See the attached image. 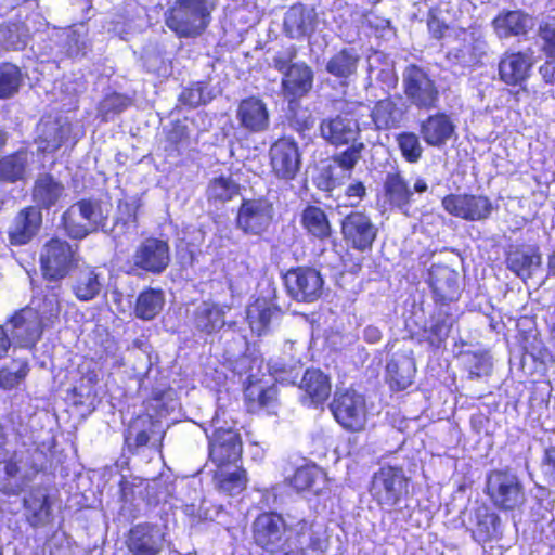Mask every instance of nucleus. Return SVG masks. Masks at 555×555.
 <instances>
[{
	"mask_svg": "<svg viewBox=\"0 0 555 555\" xmlns=\"http://www.w3.org/2000/svg\"><path fill=\"white\" fill-rule=\"evenodd\" d=\"M22 82V74L17 66L5 63L0 65V98L15 94Z\"/></svg>",
	"mask_w": 555,
	"mask_h": 555,
	"instance_id": "8fccbe9b",
	"label": "nucleus"
},
{
	"mask_svg": "<svg viewBox=\"0 0 555 555\" xmlns=\"http://www.w3.org/2000/svg\"><path fill=\"white\" fill-rule=\"evenodd\" d=\"M415 372L416 366L411 348L402 346L391 353L386 366V375L391 388L406 389L413 383Z\"/></svg>",
	"mask_w": 555,
	"mask_h": 555,
	"instance_id": "f3484780",
	"label": "nucleus"
},
{
	"mask_svg": "<svg viewBox=\"0 0 555 555\" xmlns=\"http://www.w3.org/2000/svg\"><path fill=\"white\" fill-rule=\"evenodd\" d=\"M532 66V56L527 53H505L499 63L500 79L508 86H522Z\"/></svg>",
	"mask_w": 555,
	"mask_h": 555,
	"instance_id": "6ab92c4d",
	"label": "nucleus"
},
{
	"mask_svg": "<svg viewBox=\"0 0 555 555\" xmlns=\"http://www.w3.org/2000/svg\"><path fill=\"white\" fill-rule=\"evenodd\" d=\"M64 193V186L51 175L39 176L33 189L34 202L42 208L55 205Z\"/></svg>",
	"mask_w": 555,
	"mask_h": 555,
	"instance_id": "473e14b6",
	"label": "nucleus"
},
{
	"mask_svg": "<svg viewBox=\"0 0 555 555\" xmlns=\"http://www.w3.org/2000/svg\"><path fill=\"white\" fill-rule=\"evenodd\" d=\"M345 194L349 199V204L356 206L365 196L366 189L362 182H353L347 186Z\"/></svg>",
	"mask_w": 555,
	"mask_h": 555,
	"instance_id": "69168bd1",
	"label": "nucleus"
},
{
	"mask_svg": "<svg viewBox=\"0 0 555 555\" xmlns=\"http://www.w3.org/2000/svg\"><path fill=\"white\" fill-rule=\"evenodd\" d=\"M29 366L26 361H15L10 366L0 371V387L12 389L17 386L28 374Z\"/></svg>",
	"mask_w": 555,
	"mask_h": 555,
	"instance_id": "864d4df0",
	"label": "nucleus"
},
{
	"mask_svg": "<svg viewBox=\"0 0 555 555\" xmlns=\"http://www.w3.org/2000/svg\"><path fill=\"white\" fill-rule=\"evenodd\" d=\"M9 323L12 339L21 348H31L41 336V315L33 307H25L15 312Z\"/></svg>",
	"mask_w": 555,
	"mask_h": 555,
	"instance_id": "f8f14e48",
	"label": "nucleus"
},
{
	"mask_svg": "<svg viewBox=\"0 0 555 555\" xmlns=\"http://www.w3.org/2000/svg\"><path fill=\"white\" fill-rule=\"evenodd\" d=\"M363 149V143H353L346 151L337 154L334 157V163L337 164L341 169L348 171V177H350L351 170L361 158Z\"/></svg>",
	"mask_w": 555,
	"mask_h": 555,
	"instance_id": "13d9d810",
	"label": "nucleus"
},
{
	"mask_svg": "<svg viewBox=\"0 0 555 555\" xmlns=\"http://www.w3.org/2000/svg\"><path fill=\"white\" fill-rule=\"evenodd\" d=\"M70 133V124L63 119H42L38 125V149L43 153L56 151Z\"/></svg>",
	"mask_w": 555,
	"mask_h": 555,
	"instance_id": "a878e982",
	"label": "nucleus"
},
{
	"mask_svg": "<svg viewBox=\"0 0 555 555\" xmlns=\"http://www.w3.org/2000/svg\"><path fill=\"white\" fill-rule=\"evenodd\" d=\"M245 396L249 401L258 403L259 408L271 409L276 399L275 387L262 388L260 385L250 383L246 390Z\"/></svg>",
	"mask_w": 555,
	"mask_h": 555,
	"instance_id": "6e6d98bb",
	"label": "nucleus"
},
{
	"mask_svg": "<svg viewBox=\"0 0 555 555\" xmlns=\"http://www.w3.org/2000/svg\"><path fill=\"white\" fill-rule=\"evenodd\" d=\"M360 56L354 49H341L326 63V72L338 79H348L356 75Z\"/></svg>",
	"mask_w": 555,
	"mask_h": 555,
	"instance_id": "72a5a7b5",
	"label": "nucleus"
},
{
	"mask_svg": "<svg viewBox=\"0 0 555 555\" xmlns=\"http://www.w3.org/2000/svg\"><path fill=\"white\" fill-rule=\"evenodd\" d=\"M21 456L15 452L13 457L3 461V468L0 470V491L8 494H16L23 488V481L18 476Z\"/></svg>",
	"mask_w": 555,
	"mask_h": 555,
	"instance_id": "49530a36",
	"label": "nucleus"
},
{
	"mask_svg": "<svg viewBox=\"0 0 555 555\" xmlns=\"http://www.w3.org/2000/svg\"><path fill=\"white\" fill-rule=\"evenodd\" d=\"M405 94L420 108H433L438 100V91L431 79L420 67L409 66L403 75Z\"/></svg>",
	"mask_w": 555,
	"mask_h": 555,
	"instance_id": "9d476101",
	"label": "nucleus"
},
{
	"mask_svg": "<svg viewBox=\"0 0 555 555\" xmlns=\"http://www.w3.org/2000/svg\"><path fill=\"white\" fill-rule=\"evenodd\" d=\"M325 475L323 470L315 465H306L297 468L289 479L291 486L297 491L311 490L319 492L320 485L324 483Z\"/></svg>",
	"mask_w": 555,
	"mask_h": 555,
	"instance_id": "37998d69",
	"label": "nucleus"
},
{
	"mask_svg": "<svg viewBox=\"0 0 555 555\" xmlns=\"http://www.w3.org/2000/svg\"><path fill=\"white\" fill-rule=\"evenodd\" d=\"M270 164L273 173L283 180H293L300 168V154L297 143L282 138L270 147Z\"/></svg>",
	"mask_w": 555,
	"mask_h": 555,
	"instance_id": "ddd939ff",
	"label": "nucleus"
},
{
	"mask_svg": "<svg viewBox=\"0 0 555 555\" xmlns=\"http://www.w3.org/2000/svg\"><path fill=\"white\" fill-rule=\"evenodd\" d=\"M41 222L42 216L38 207L29 206L22 209L9 229L10 243L12 245L27 244L37 234Z\"/></svg>",
	"mask_w": 555,
	"mask_h": 555,
	"instance_id": "aec40b11",
	"label": "nucleus"
},
{
	"mask_svg": "<svg viewBox=\"0 0 555 555\" xmlns=\"http://www.w3.org/2000/svg\"><path fill=\"white\" fill-rule=\"evenodd\" d=\"M301 223L307 232L319 240L331 236L332 229L325 212L317 206H308L301 214Z\"/></svg>",
	"mask_w": 555,
	"mask_h": 555,
	"instance_id": "a19ab883",
	"label": "nucleus"
},
{
	"mask_svg": "<svg viewBox=\"0 0 555 555\" xmlns=\"http://www.w3.org/2000/svg\"><path fill=\"white\" fill-rule=\"evenodd\" d=\"M487 494L501 509H514L525 501V493L517 476L505 470H493L488 475Z\"/></svg>",
	"mask_w": 555,
	"mask_h": 555,
	"instance_id": "423d86ee",
	"label": "nucleus"
},
{
	"mask_svg": "<svg viewBox=\"0 0 555 555\" xmlns=\"http://www.w3.org/2000/svg\"><path fill=\"white\" fill-rule=\"evenodd\" d=\"M296 56L295 49H287L286 51L278 53L273 59V65L279 72H286L289 67L288 64Z\"/></svg>",
	"mask_w": 555,
	"mask_h": 555,
	"instance_id": "338daca9",
	"label": "nucleus"
},
{
	"mask_svg": "<svg viewBox=\"0 0 555 555\" xmlns=\"http://www.w3.org/2000/svg\"><path fill=\"white\" fill-rule=\"evenodd\" d=\"M493 27L500 38L520 36L532 29L533 20L521 11H508L493 20Z\"/></svg>",
	"mask_w": 555,
	"mask_h": 555,
	"instance_id": "c85d7f7f",
	"label": "nucleus"
},
{
	"mask_svg": "<svg viewBox=\"0 0 555 555\" xmlns=\"http://www.w3.org/2000/svg\"><path fill=\"white\" fill-rule=\"evenodd\" d=\"M221 415H224V412L217 411L212 418L214 433L209 442V456L217 467L236 466L242 455L240 435L231 427L220 426Z\"/></svg>",
	"mask_w": 555,
	"mask_h": 555,
	"instance_id": "39448f33",
	"label": "nucleus"
},
{
	"mask_svg": "<svg viewBox=\"0 0 555 555\" xmlns=\"http://www.w3.org/2000/svg\"><path fill=\"white\" fill-rule=\"evenodd\" d=\"M313 72L305 63L289 65L284 73L282 88L289 101L305 96L312 88Z\"/></svg>",
	"mask_w": 555,
	"mask_h": 555,
	"instance_id": "393cba45",
	"label": "nucleus"
},
{
	"mask_svg": "<svg viewBox=\"0 0 555 555\" xmlns=\"http://www.w3.org/2000/svg\"><path fill=\"white\" fill-rule=\"evenodd\" d=\"M386 199L400 210L406 212L412 193L399 173H388L384 183Z\"/></svg>",
	"mask_w": 555,
	"mask_h": 555,
	"instance_id": "58836bf2",
	"label": "nucleus"
},
{
	"mask_svg": "<svg viewBox=\"0 0 555 555\" xmlns=\"http://www.w3.org/2000/svg\"><path fill=\"white\" fill-rule=\"evenodd\" d=\"M331 411L341 427L350 431L365 429L369 411L364 397L352 389L337 391L331 403Z\"/></svg>",
	"mask_w": 555,
	"mask_h": 555,
	"instance_id": "20e7f679",
	"label": "nucleus"
},
{
	"mask_svg": "<svg viewBox=\"0 0 555 555\" xmlns=\"http://www.w3.org/2000/svg\"><path fill=\"white\" fill-rule=\"evenodd\" d=\"M540 74L546 83H555V62L547 61L540 67Z\"/></svg>",
	"mask_w": 555,
	"mask_h": 555,
	"instance_id": "774afa93",
	"label": "nucleus"
},
{
	"mask_svg": "<svg viewBox=\"0 0 555 555\" xmlns=\"http://www.w3.org/2000/svg\"><path fill=\"white\" fill-rule=\"evenodd\" d=\"M137 207L133 204L125 203L119 205V211H126L128 214L127 219H118L116 222L113 232L115 235H118L125 228L126 232H135L137 229V217H135Z\"/></svg>",
	"mask_w": 555,
	"mask_h": 555,
	"instance_id": "680f3d73",
	"label": "nucleus"
},
{
	"mask_svg": "<svg viewBox=\"0 0 555 555\" xmlns=\"http://www.w3.org/2000/svg\"><path fill=\"white\" fill-rule=\"evenodd\" d=\"M214 480L220 491L230 495L240 493L246 485L245 472L237 465L217 467Z\"/></svg>",
	"mask_w": 555,
	"mask_h": 555,
	"instance_id": "e433bc0d",
	"label": "nucleus"
},
{
	"mask_svg": "<svg viewBox=\"0 0 555 555\" xmlns=\"http://www.w3.org/2000/svg\"><path fill=\"white\" fill-rule=\"evenodd\" d=\"M224 307L211 302H202L195 311L196 326L206 333H212L224 325Z\"/></svg>",
	"mask_w": 555,
	"mask_h": 555,
	"instance_id": "ea45409f",
	"label": "nucleus"
},
{
	"mask_svg": "<svg viewBox=\"0 0 555 555\" xmlns=\"http://www.w3.org/2000/svg\"><path fill=\"white\" fill-rule=\"evenodd\" d=\"M542 263L538 247L528 246L511 250L506 258L507 268L524 282L532 278Z\"/></svg>",
	"mask_w": 555,
	"mask_h": 555,
	"instance_id": "bb28decb",
	"label": "nucleus"
},
{
	"mask_svg": "<svg viewBox=\"0 0 555 555\" xmlns=\"http://www.w3.org/2000/svg\"><path fill=\"white\" fill-rule=\"evenodd\" d=\"M428 283L434 296L441 302L455 300L459 296L457 272L443 264H433Z\"/></svg>",
	"mask_w": 555,
	"mask_h": 555,
	"instance_id": "5701e85b",
	"label": "nucleus"
},
{
	"mask_svg": "<svg viewBox=\"0 0 555 555\" xmlns=\"http://www.w3.org/2000/svg\"><path fill=\"white\" fill-rule=\"evenodd\" d=\"M236 117L240 125L250 132H262L269 127V111L266 103L256 96L241 101Z\"/></svg>",
	"mask_w": 555,
	"mask_h": 555,
	"instance_id": "4be33fe9",
	"label": "nucleus"
},
{
	"mask_svg": "<svg viewBox=\"0 0 555 555\" xmlns=\"http://www.w3.org/2000/svg\"><path fill=\"white\" fill-rule=\"evenodd\" d=\"M170 261L168 244L157 238H146L133 255L134 266L153 273L163 272Z\"/></svg>",
	"mask_w": 555,
	"mask_h": 555,
	"instance_id": "a211bd4d",
	"label": "nucleus"
},
{
	"mask_svg": "<svg viewBox=\"0 0 555 555\" xmlns=\"http://www.w3.org/2000/svg\"><path fill=\"white\" fill-rule=\"evenodd\" d=\"M215 0H178L169 12L166 24L180 37L199 35L209 24Z\"/></svg>",
	"mask_w": 555,
	"mask_h": 555,
	"instance_id": "f257e3e1",
	"label": "nucleus"
},
{
	"mask_svg": "<svg viewBox=\"0 0 555 555\" xmlns=\"http://www.w3.org/2000/svg\"><path fill=\"white\" fill-rule=\"evenodd\" d=\"M540 37L543 40V51L550 57H555V24L545 23L540 26Z\"/></svg>",
	"mask_w": 555,
	"mask_h": 555,
	"instance_id": "0e129e2a",
	"label": "nucleus"
},
{
	"mask_svg": "<svg viewBox=\"0 0 555 555\" xmlns=\"http://www.w3.org/2000/svg\"><path fill=\"white\" fill-rule=\"evenodd\" d=\"M273 218L272 205L266 199L244 201L237 214V227L249 234H260Z\"/></svg>",
	"mask_w": 555,
	"mask_h": 555,
	"instance_id": "dca6fc26",
	"label": "nucleus"
},
{
	"mask_svg": "<svg viewBox=\"0 0 555 555\" xmlns=\"http://www.w3.org/2000/svg\"><path fill=\"white\" fill-rule=\"evenodd\" d=\"M322 138L334 145L348 144L354 141L360 129L357 120L348 114L325 119L320 125Z\"/></svg>",
	"mask_w": 555,
	"mask_h": 555,
	"instance_id": "b1692460",
	"label": "nucleus"
},
{
	"mask_svg": "<svg viewBox=\"0 0 555 555\" xmlns=\"http://www.w3.org/2000/svg\"><path fill=\"white\" fill-rule=\"evenodd\" d=\"M367 72L370 76L377 72L376 79L383 82L387 89L397 86L398 77L395 74L393 65L382 52L374 51L367 56Z\"/></svg>",
	"mask_w": 555,
	"mask_h": 555,
	"instance_id": "c03bdc74",
	"label": "nucleus"
},
{
	"mask_svg": "<svg viewBox=\"0 0 555 555\" xmlns=\"http://www.w3.org/2000/svg\"><path fill=\"white\" fill-rule=\"evenodd\" d=\"M442 206L450 215L468 221L485 220L493 210L488 197L469 194L448 195L442 199Z\"/></svg>",
	"mask_w": 555,
	"mask_h": 555,
	"instance_id": "1a4fd4ad",
	"label": "nucleus"
},
{
	"mask_svg": "<svg viewBox=\"0 0 555 555\" xmlns=\"http://www.w3.org/2000/svg\"><path fill=\"white\" fill-rule=\"evenodd\" d=\"M238 191V184L231 177L220 176L208 184L207 196L215 204H223L236 196Z\"/></svg>",
	"mask_w": 555,
	"mask_h": 555,
	"instance_id": "de8ad7c7",
	"label": "nucleus"
},
{
	"mask_svg": "<svg viewBox=\"0 0 555 555\" xmlns=\"http://www.w3.org/2000/svg\"><path fill=\"white\" fill-rule=\"evenodd\" d=\"M75 262V250L66 241L51 238L41 249V270L43 275L50 280L65 278Z\"/></svg>",
	"mask_w": 555,
	"mask_h": 555,
	"instance_id": "0eeeda50",
	"label": "nucleus"
},
{
	"mask_svg": "<svg viewBox=\"0 0 555 555\" xmlns=\"http://www.w3.org/2000/svg\"><path fill=\"white\" fill-rule=\"evenodd\" d=\"M103 287V278L95 268L86 267L76 275L73 292L77 299L89 301L95 298Z\"/></svg>",
	"mask_w": 555,
	"mask_h": 555,
	"instance_id": "2f4dec72",
	"label": "nucleus"
},
{
	"mask_svg": "<svg viewBox=\"0 0 555 555\" xmlns=\"http://www.w3.org/2000/svg\"><path fill=\"white\" fill-rule=\"evenodd\" d=\"M26 516L31 526L44 524L50 516L48 494L43 489L33 490L25 499Z\"/></svg>",
	"mask_w": 555,
	"mask_h": 555,
	"instance_id": "4c0bfd02",
	"label": "nucleus"
},
{
	"mask_svg": "<svg viewBox=\"0 0 555 555\" xmlns=\"http://www.w3.org/2000/svg\"><path fill=\"white\" fill-rule=\"evenodd\" d=\"M284 282L289 296L302 302L317 300L323 288V279L320 272L312 268L292 269L284 275Z\"/></svg>",
	"mask_w": 555,
	"mask_h": 555,
	"instance_id": "6e6552de",
	"label": "nucleus"
},
{
	"mask_svg": "<svg viewBox=\"0 0 555 555\" xmlns=\"http://www.w3.org/2000/svg\"><path fill=\"white\" fill-rule=\"evenodd\" d=\"M501 521L496 514L486 513L478 518L477 528L475 530V538L479 542H487L490 540L499 539L501 537Z\"/></svg>",
	"mask_w": 555,
	"mask_h": 555,
	"instance_id": "3c124183",
	"label": "nucleus"
},
{
	"mask_svg": "<svg viewBox=\"0 0 555 555\" xmlns=\"http://www.w3.org/2000/svg\"><path fill=\"white\" fill-rule=\"evenodd\" d=\"M292 530L297 535V541L294 543L296 547L300 550L311 548L319 552L327 550L330 537L324 520L314 519L311 522L301 520Z\"/></svg>",
	"mask_w": 555,
	"mask_h": 555,
	"instance_id": "412c9836",
	"label": "nucleus"
},
{
	"mask_svg": "<svg viewBox=\"0 0 555 555\" xmlns=\"http://www.w3.org/2000/svg\"><path fill=\"white\" fill-rule=\"evenodd\" d=\"M279 314L280 310L266 298H257L246 309V319L249 327L258 336L267 333L270 323Z\"/></svg>",
	"mask_w": 555,
	"mask_h": 555,
	"instance_id": "c756f323",
	"label": "nucleus"
},
{
	"mask_svg": "<svg viewBox=\"0 0 555 555\" xmlns=\"http://www.w3.org/2000/svg\"><path fill=\"white\" fill-rule=\"evenodd\" d=\"M315 13L302 4H295L288 9L284 17V27L292 38H301L314 30Z\"/></svg>",
	"mask_w": 555,
	"mask_h": 555,
	"instance_id": "cd10ccee",
	"label": "nucleus"
},
{
	"mask_svg": "<svg viewBox=\"0 0 555 555\" xmlns=\"http://www.w3.org/2000/svg\"><path fill=\"white\" fill-rule=\"evenodd\" d=\"M295 341H286L284 346V352L291 353V362L288 364H283L281 367H276V365H270V370L273 371V374H276L278 372L286 373L289 371V374H293V371L296 369L297 365L301 364L302 361V352H298Z\"/></svg>",
	"mask_w": 555,
	"mask_h": 555,
	"instance_id": "e2e57ef3",
	"label": "nucleus"
},
{
	"mask_svg": "<svg viewBox=\"0 0 555 555\" xmlns=\"http://www.w3.org/2000/svg\"><path fill=\"white\" fill-rule=\"evenodd\" d=\"M107 205L93 199H82L72 205L63 215V225L73 238H83L104 227L108 216Z\"/></svg>",
	"mask_w": 555,
	"mask_h": 555,
	"instance_id": "f03ea898",
	"label": "nucleus"
},
{
	"mask_svg": "<svg viewBox=\"0 0 555 555\" xmlns=\"http://www.w3.org/2000/svg\"><path fill=\"white\" fill-rule=\"evenodd\" d=\"M403 112L390 99L378 101L371 111V120L376 129H389L399 125Z\"/></svg>",
	"mask_w": 555,
	"mask_h": 555,
	"instance_id": "79ce46f5",
	"label": "nucleus"
},
{
	"mask_svg": "<svg viewBox=\"0 0 555 555\" xmlns=\"http://www.w3.org/2000/svg\"><path fill=\"white\" fill-rule=\"evenodd\" d=\"M154 426L151 417L140 416L134 420L125 436V441L129 448L145 446L150 439V431Z\"/></svg>",
	"mask_w": 555,
	"mask_h": 555,
	"instance_id": "09e8293b",
	"label": "nucleus"
},
{
	"mask_svg": "<svg viewBox=\"0 0 555 555\" xmlns=\"http://www.w3.org/2000/svg\"><path fill=\"white\" fill-rule=\"evenodd\" d=\"M208 99L205 94V86L203 83H195L190 88H185L180 96L179 101L190 107H196L203 103H206Z\"/></svg>",
	"mask_w": 555,
	"mask_h": 555,
	"instance_id": "052dcab7",
	"label": "nucleus"
},
{
	"mask_svg": "<svg viewBox=\"0 0 555 555\" xmlns=\"http://www.w3.org/2000/svg\"><path fill=\"white\" fill-rule=\"evenodd\" d=\"M402 156L409 163H416L423 153L418 137L411 132H403L397 138Z\"/></svg>",
	"mask_w": 555,
	"mask_h": 555,
	"instance_id": "5fc2aeb1",
	"label": "nucleus"
},
{
	"mask_svg": "<svg viewBox=\"0 0 555 555\" xmlns=\"http://www.w3.org/2000/svg\"><path fill=\"white\" fill-rule=\"evenodd\" d=\"M409 492V479L402 469L385 466L376 472L371 481L370 493L385 511L396 507Z\"/></svg>",
	"mask_w": 555,
	"mask_h": 555,
	"instance_id": "7ed1b4c3",
	"label": "nucleus"
},
{
	"mask_svg": "<svg viewBox=\"0 0 555 555\" xmlns=\"http://www.w3.org/2000/svg\"><path fill=\"white\" fill-rule=\"evenodd\" d=\"M300 388L313 404L323 403L331 393L328 378L319 370H308L301 379Z\"/></svg>",
	"mask_w": 555,
	"mask_h": 555,
	"instance_id": "f704fd0d",
	"label": "nucleus"
},
{
	"mask_svg": "<svg viewBox=\"0 0 555 555\" xmlns=\"http://www.w3.org/2000/svg\"><path fill=\"white\" fill-rule=\"evenodd\" d=\"M463 363L469 374L476 377L487 375L491 370V361L486 353L466 352L462 356Z\"/></svg>",
	"mask_w": 555,
	"mask_h": 555,
	"instance_id": "4d7b16f0",
	"label": "nucleus"
},
{
	"mask_svg": "<svg viewBox=\"0 0 555 555\" xmlns=\"http://www.w3.org/2000/svg\"><path fill=\"white\" fill-rule=\"evenodd\" d=\"M129 104V100L121 94L107 95L100 104V113L104 119L109 118V114H116L124 111Z\"/></svg>",
	"mask_w": 555,
	"mask_h": 555,
	"instance_id": "bf43d9fd",
	"label": "nucleus"
},
{
	"mask_svg": "<svg viewBox=\"0 0 555 555\" xmlns=\"http://www.w3.org/2000/svg\"><path fill=\"white\" fill-rule=\"evenodd\" d=\"M341 234L346 243L352 248L365 251L372 247L377 235V228L369 216L354 211L343 219Z\"/></svg>",
	"mask_w": 555,
	"mask_h": 555,
	"instance_id": "9b49d317",
	"label": "nucleus"
},
{
	"mask_svg": "<svg viewBox=\"0 0 555 555\" xmlns=\"http://www.w3.org/2000/svg\"><path fill=\"white\" fill-rule=\"evenodd\" d=\"M29 164V154L25 151L7 155L0 159V181L13 183L23 180Z\"/></svg>",
	"mask_w": 555,
	"mask_h": 555,
	"instance_id": "c9c22d12",
	"label": "nucleus"
},
{
	"mask_svg": "<svg viewBox=\"0 0 555 555\" xmlns=\"http://www.w3.org/2000/svg\"><path fill=\"white\" fill-rule=\"evenodd\" d=\"M455 126L446 114L428 117L421 126L424 141L433 146L443 145L454 133Z\"/></svg>",
	"mask_w": 555,
	"mask_h": 555,
	"instance_id": "7c9ffc66",
	"label": "nucleus"
},
{
	"mask_svg": "<svg viewBox=\"0 0 555 555\" xmlns=\"http://www.w3.org/2000/svg\"><path fill=\"white\" fill-rule=\"evenodd\" d=\"M286 524L275 513H263L259 515L253 525L254 540L257 545L268 552H276L284 544Z\"/></svg>",
	"mask_w": 555,
	"mask_h": 555,
	"instance_id": "4468645a",
	"label": "nucleus"
},
{
	"mask_svg": "<svg viewBox=\"0 0 555 555\" xmlns=\"http://www.w3.org/2000/svg\"><path fill=\"white\" fill-rule=\"evenodd\" d=\"M27 35L17 24L0 26V48L20 50L26 46Z\"/></svg>",
	"mask_w": 555,
	"mask_h": 555,
	"instance_id": "603ef678",
	"label": "nucleus"
},
{
	"mask_svg": "<svg viewBox=\"0 0 555 555\" xmlns=\"http://www.w3.org/2000/svg\"><path fill=\"white\" fill-rule=\"evenodd\" d=\"M164 302L165 297L162 291L145 289L138 296L135 315L142 320H152L162 311Z\"/></svg>",
	"mask_w": 555,
	"mask_h": 555,
	"instance_id": "a18cd8bd",
	"label": "nucleus"
},
{
	"mask_svg": "<svg viewBox=\"0 0 555 555\" xmlns=\"http://www.w3.org/2000/svg\"><path fill=\"white\" fill-rule=\"evenodd\" d=\"M127 545L133 555H159L166 545V533L152 524H139L131 528Z\"/></svg>",
	"mask_w": 555,
	"mask_h": 555,
	"instance_id": "2eb2a0df",
	"label": "nucleus"
}]
</instances>
